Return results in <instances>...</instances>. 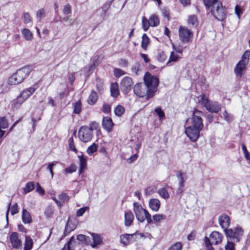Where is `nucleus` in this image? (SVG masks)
<instances>
[{"label":"nucleus","mask_w":250,"mask_h":250,"mask_svg":"<svg viewBox=\"0 0 250 250\" xmlns=\"http://www.w3.org/2000/svg\"><path fill=\"white\" fill-rule=\"evenodd\" d=\"M144 83H138L134 86V93L140 97L146 96L148 99L152 97L157 90L159 79L156 76L147 72L144 77Z\"/></svg>","instance_id":"nucleus-1"},{"label":"nucleus","mask_w":250,"mask_h":250,"mask_svg":"<svg viewBox=\"0 0 250 250\" xmlns=\"http://www.w3.org/2000/svg\"><path fill=\"white\" fill-rule=\"evenodd\" d=\"M203 113L195 109L190 119L191 124L185 130V133L192 142H196L200 136V132L202 130L204 125L201 115Z\"/></svg>","instance_id":"nucleus-2"},{"label":"nucleus","mask_w":250,"mask_h":250,"mask_svg":"<svg viewBox=\"0 0 250 250\" xmlns=\"http://www.w3.org/2000/svg\"><path fill=\"white\" fill-rule=\"evenodd\" d=\"M206 7L217 20L223 21L226 18L227 12L222 2L218 0H203Z\"/></svg>","instance_id":"nucleus-3"},{"label":"nucleus","mask_w":250,"mask_h":250,"mask_svg":"<svg viewBox=\"0 0 250 250\" xmlns=\"http://www.w3.org/2000/svg\"><path fill=\"white\" fill-rule=\"evenodd\" d=\"M31 71V66H25L18 69L8 79L7 83L10 85H16L21 83L26 79Z\"/></svg>","instance_id":"nucleus-4"},{"label":"nucleus","mask_w":250,"mask_h":250,"mask_svg":"<svg viewBox=\"0 0 250 250\" xmlns=\"http://www.w3.org/2000/svg\"><path fill=\"white\" fill-rule=\"evenodd\" d=\"M197 99L199 104L211 113H217L221 109V105L218 102L209 100L208 97L204 94L198 96Z\"/></svg>","instance_id":"nucleus-5"},{"label":"nucleus","mask_w":250,"mask_h":250,"mask_svg":"<svg viewBox=\"0 0 250 250\" xmlns=\"http://www.w3.org/2000/svg\"><path fill=\"white\" fill-rule=\"evenodd\" d=\"M250 56V52L246 51L234 69L235 74L239 78L242 77L243 71L245 69L247 65L249 63Z\"/></svg>","instance_id":"nucleus-6"},{"label":"nucleus","mask_w":250,"mask_h":250,"mask_svg":"<svg viewBox=\"0 0 250 250\" xmlns=\"http://www.w3.org/2000/svg\"><path fill=\"white\" fill-rule=\"evenodd\" d=\"M178 35L180 42L183 44L189 42L193 37L192 32L188 27L183 26L179 28Z\"/></svg>","instance_id":"nucleus-7"},{"label":"nucleus","mask_w":250,"mask_h":250,"mask_svg":"<svg viewBox=\"0 0 250 250\" xmlns=\"http://www.w3.org/2000/svg\"><path fill=\"white\" fill-rule=\"evenodd\" d=\"M225 234L228 238L237 242H239L243 234V230L240 228L234 229H229L226 230Z\"/></svg>","instance_id":"nucleus-8"},{"label":"nucleus","mask_w":250,"mask_h":250,"mask_svg":"<svg viewBox=\"0 0 250 250\" xmlns=\"http://www.w3.org/2000/svg\"><path fill=\"white\" fill-rule=\"evenodd\" d=\"M78 136L81 141L87 143L92 139L93 134L87 126H82L79 131Z\"/></svg>","instance_id":"nucleus-9"},{"label":"nucleus","mask_w":250,"mask_h":250,"mask_svg":"<svg viewBox=\"0 0 250 250\" xmlns=\"http://www.w3.org/2000/svg\"><path fill=\"white\" fill-rule=\"evenodd\" d=\"M223 235L217 231H213L209 236V238L207 237L205 238V243L207 247H208V244L217 245L220 243L222 241Z\"/></svg>","instance_id":"nucleus-10"},{"label":"nucleus","mask_w":250,"mask_h":250,"mask_svg":"<svg viewBox=\"0 0 250 250\" xmlns=\"http://www.w3.org/2000/svg\"><path fill=\"white\" fill-rule=\"evenodd\" d=\"M133 211L135 214L136 218L141 223L145 221V215L146 210L143 208L138 203H133Z\"/></svg>","instance_id":"nucleus-11"},{"label":"nucleus","mask_w":250,"mask_h":250,"mask_svg":"<svg viewBox=\"0 0 250 250\" xmlns=\"http://www.w3.org/2000/svg\"><path fill=\"white\" fill-rule=\"evenodd\" d=\"M133 82L132 79L129 77H124L120 83L121 91L125 94L128 93L132 88Z\"/></svg>","instance_id":"nucleus-12"},{"label":"nucleus","mask_w":250,"mask_h":250,"mask_svg":"<svg viewBox=\"0 0 250 250\" xmlns=\"http://www.w3.org/2000/svg\"><path fill=\"white\" fill-rule=\"evenodd\" d=\"M9 240L14 249L20 250L22 248V242L19 237L18 233L13 232L11 233L9 236Z\"/></svg>","instance_id":"nucleus-13"},{"label":"nucleus","mask_w":250,"mask_h":250,"mask_svg":"<svg viewBox=\"0 0 250 250\" xmlns=\"http://www.w3.org/2000/svg\"><path fill=\"white\" fill-rule=\"evenodd\" d=\"M219 225L222 229H224V231L228 230V228L229 225V218L226 214H222L219 216L218 218Z\"/></svg>","instance_id":"nucleus-14"},{"label":"nucleus","mask_w":250,"mask_h":250,"mask_svg":"<svg viewBox=\"0 0 250 250\" xmlns=\"http://www.w3.org/2000/svg\"><path fill=\"white\" fill-rule=\"evenodd\" d=\"M89 239L91 244H89V245L91 246L92 248H96L102 241V239L99 234L93 233L91 234Z\"/></svg>","instance_id":"nucleus-15"},{"label":"nucleus","mask_w":250,"mask_h":250,"mask_svg":"<svg viewBox=\"0 0 250 250\" xmlns=\"http://www.w3.org/2000/svg\"><path fill=\"white\" fill-rule=\"evenodd\" d=\"M37 84H35L32 86L23 90V91L21 93L20 95L22 96L24 100H26L33 94V93L37 89Z\"/></svg>","instance_id":"nucleus-16"},{"label":"nucleus","mask_w":250,"mask_h":250,"mask_svg":"<svg viewBox=\"0 0 250 250\" xmlns=\"http://www.w3.org/2000/svg\"><path fill=\"white\" fill-rule=\"evenodd\" d=\"M78 157L80 162L79 173L81 174L86 169L87 165V158L84 157L83 153L81 152V155H78Z\"/></svg>","instance_id":"nucleus-17"},{"label":"nucleus","mask_w":250,"mask_h":250,"mask_svg":"<svg viewBox=\"0 0 250 250\" xmlns=\"http://www.w3.org/2000/svg\"><path fill=\"white\" fill-rule=\"evenodd\" d=\"M134 235H135V234H122L120 236V242L124 245L126 246L132 242L133 239V237Z\"/></svg>","instance_id":"nucleus-18"},{"label":"nucleus","mask_w":250,"mask_h":250,"mask_svg":"<svg viewBox=\"0 0 250 250\" xmlns=\"http://www.w3.org/2000/svg\"><path fill=\"white\" fill-rule=\"evenodd\" d=\"M102 125L106 131H111L113 126L111 119L107 117H104L103 120Z\"/></svg>","instance_id":"nucleus-19"},{"label":"nucleus","mask_w":250,"mask_h":250,"mask_svg":"<svg viewBox=\"0 0 250 250\" xmlns=\"http://www.w3.org/2000/svg\"><path fill=\"white\" fill-rule=\"evenodd\" d=\"M160 205V202L157 199H151L149 201V208L154 211H157L159 210Z\"/></svg>","instance_id":"nucleus-20"},{"label":"nucleus","mask_w":250,"mask_h":250,"mask_svg":"<svg viewBox=\"0 0 250 250\" xmlns=\"http://www.w3.org/2000/svg\"><path fill=\"white\" fill-rule=\"evenodd\" d=\"M134 215L132 212L131 211H128L125 212V224L126 226L128 227L130 226L133 220H134Z\"/></svg>","instance_id":"nucleus-21"},{"label":"nucleus","mask_w":250,"mask_h":250,"mask_svg":"<svg viewBox=\"0 0 250 250\" xmlns=\"http://www.w3.org/2000/svg\"><path fill=\"white\" fill-rule=\"evenodd\" d=\"M98 99V95L97 92L94 90H92L87 99V103L90 105H93L97 102Z\"/></svg>","instance_id":"nucleus-22"},{"label":"nucleus","mask_w":250,"mask_h":250,"mask_svg":"<svg viewBox=\"0 0 250 250\" xmlns=\"http://www.w3.org/2000/svg\"><path fill=\"white\" fill-rule=\"evenodd\" d=\"M25 100L22 96L19 95L12 101V108L15 109H18Z\"/></svg>","instance_id":"nucleus-23"},{"label":"nucleus","mask_w":250,"mask_h":250,"mask_svg":"<svg viewBox=\"0 0 250 250\" xmlns=\"http://www.w3.org/2000/svg\"><path fill=\"white\" fill-rule=\"evenodd\" d=\"M21 33L25 40L27 41H30L33 38V33L27 28H23L22 29Z\"/></svg>","instance_id":"nucleus-24"},{"label":"nucleus","mask_w":250,"mask_h":250,"mask_svg":"<svg viewBox=\"0 0 250 250\" xmlns=\"http://www.w3.org/2000/svg\"><path fill=\"white\" fill-rule=\"evenodd\" d=\"M111 95L116 98L119 94V86L117 83H112L110 85Z\"/></svg>","instance_id":"nucleus-25"},{"label":"nucleus","mask_w":250,"mask_h":250,"mask_svg":"<svg viewBox=\"0 0 250 250\" xmlns=\"http://www.w3.org/2000/svg\"><path fill=\"white\" fill-rule=\"evenodd\" d=\"M176 176L179 181V186L181 187H184V182L186 181L187 179L185 174H183L181 171H178L176 174Z\"/></svg>","instance_id":"nucleus-26"},{"label":"nucleus","mask_w":250,"mask_h":250,"mask_svg":"<svg viewBox=\"0 0 250 250\" xmlns=\"http://www.w3.org/2000/svg\"><path fill=\"white\" fill-rule=\"evenodd\" d=\"M22 220L24 224L30 223L32 221L29 212L25 209L22 210Z\"/></svg>","instance_id":"nucleus-27"},{"label":"nucleus","mask_w":250,"mask_h":250,"mask_svg":"<svg viewBox=\"0 0 250 250\" xmlns=\"http://www.w3.org/2000/svg\"><path fill=\"white\" fill-rule=\"evenodd\" d=\"M179 58L180 57L176 54V52L174 51L171 52L169 59L167 63V66L171 65V62H177Z\"/></svg>","instance_id":"nucleus-28"},{"label":"nucleus","mask_w":250,"mask_h":250,"mask_svg":"<svg viewBox=\"0 0 250 250\" xmlns=\"http://www.w3.org/2000/svg\"><path fill=\"white\" fill-rule=\"evenodd\" d=\"M77 239L83 244L89 245V244H91L89 236H86L83 234H79L77 235Z\"/></svg>","instance_id":"nucleus-29"},{"label":"nucleus","mask_w":250,"mask_h":250,"mask_svg":"<svg viewBox=\"0 0 250 250\" xmlns=\"http://www.w3.org/2000/svg\"><path fill=\"white\" fill-rule=\"evenodd\" d=\"M33 242L32 239L29 236H25L24 250H31L32 248Z\"/></svg>","instance_id":"nucleus-30"},{"label":"nucleus","mask_w":250,"mask_h":250,"mask_svg":"<svg viewBox=\"0 0 250 250\" xmlns=\"http://www.w3.org/2000/svg\"><path fill=\"white\" fill-rule=\"evenodd\" d=\"M148 21L151 26H157L159 24V19L156 15H152L149 18Z\"/></svg>","instance_id":"nucleus-31"},{"label":"nucleus","mask_w":250,"mask_h":250,"mask_svg":"<svg viewBox=\"0 0 250 250\" xmlns=\"http://www.w3.org/2000/svg\"><path fill=\"white\" fill-rule=\"evenodd\" d=\"M54 208L52 206H48L44 210V215L47 218L52 217L54 213Z\"/></svg>","instance_id":"nucleus-32"},{"label":"nucleus","mask_w":250,"mask_h":250,"mask_svg":"<svg viewBox=\"0 0 250 250\" xmlns=\"http://www.w3.org/2000/svg\"><path fill=\"white\" fill-rule=\"evenodd\" d=\"M35 188V184L33 182H29L26 183L25 187L23 188V193L27 194L32 191Z\"/></svg>","instance_id":"nucleus-33"},{"label":"nucleus","mask_w":250,"mask_h":250,"mask_svg":"<svg viewBox=\"0 0 250 250\" xmlns=\"http://www.w3.org/2000/svg\"><path fill=\"white\" fill-rule=\"evenodd\" d=\"M188 23L189 25L197 26L198 25L197 16L194 15L189 16L188 20Z\"/></svg>","instance_id":"nucleus-34"},{"label":"nucleus","mask_w":250,"mask_h":250,"mask_svg":"<svg viewBox=\"0 0 250 250\" xmlns=\"http://www.w3.org/2000/svg\"><path fill=\"white\" fill-rule=\"evenodd\" d=\"M98 146L95 143L89 146L86 150L87 153L90 155L97 151Z\"/></svg>","instance_id":"nucleus-35"},{"label":"nucleus","mask_w":250,"mask_h":250,"mask_svg":"<svg viewBox=\"0 0 250 250\" xmlns=\"http://www.w3.org/2000/svg\"><path fill=\"white\" fill-rule=\"evenodd\" d=\"M149 42V39L146 34H144L142 36V41L141 43L142 47L146 49Z\"/></svg>","instance_id":"nucleus-36"},{"label":"nucleus","mask_w":250,"mask_h":250,"mask_svg":"<svg viewBox=\"0 0 250 250\" xmlns=\"http://www.w3.org/2000/svg\"><path fill=\"white\" fill-rule=\"evenodd\" d=\"M142 27L145 31H146L150 26L149 21L145 17L142 18Z\"/></svg>","instance_id":"nucleus-37"},{"label":"nucleus","mask_w":250,"mask_h":250,"mask_svg":"<svg viewBox=\"0 0 250 250\" xmlns=\"http://www.w3.org/2000/svg\"><path fill=\"white\" fill-rule=\"evenodd\" d=\"M73 112L79 114L82 110V104L80 101L76 102L74 104Z\"/></svg>","instance_id":"nucleus-38"},{"label":"nucleus","mask_w":250,"mask_h":250,"mask_svg":"<svg viewBox=\"0 0 250 250\" xmlns=\"http://www.w3.org/2000/svg\"><path fill=\"white\" fill-rule=\"evenodd\" d=\"M124 112V107L121 105H118L114 109L115 114L119 117L121 116Z\"/></svg>","instance_id":"nucleus-39"},{"label":"nucleus","mask_w":250,"mask_h":250,"mask_svg":"<svg viewBox=\"0 0 250 250\" xmlns=\"http://www.w3.org/2000/svg\"><path fill=\"white\" fill-rule=\"evenodd\" d=\"M158 194L164 199H167L169 197V194L165 188H162L158 191Z\"/></svg>","instance_id":"nucleus-40"},{"label":"nucleus","mask_w":250,"mask_h":250,"mask_svg":"<svg viewBox=\"0 0 250 250\" xmlns=\"http://www.w3.org/2000/svg\"><path fill=\"white\" fill-rule=\"evenodd\" d=\"M23 22L25 24H27L32 21V18L29 13H24L21 17Z\"/></svg>","instance_id":"nucleus-41"},{"label":"nucleus","mask_w":250,"mask_h":250,"mask_svg":"<svg viewBox=\"0 0 250 250\" xmlns=\"http://www.w3.org/2000/svg\"><path fill=\"white\" fill-rule=\"evenodd\" d=\"M77 169V167L75 164H71V165L68 167L65 168L64 169V171L67 173H72L74 172H75Z\"/></svg>","instance_id":"nucleus-42"},{"label":"nucleus","mask_w":250,"mask_h":250,"mask_svg":"<svg viewBox=\"0 0 250 250\" xmlns=\"http://www.w3.org/2000/svg\"><path fill=\"white\" fill-rule=\"evenodd\" d=\"M183 44L181 43H179V44L176 47L174 44H173V48L175 50V51L180 54H182L183 50L185 48H186L187 46H183Z\"/></svg>","instance_id":"nucleus-43"},{"label":"nucleus","mask_w":250,"mask_h":250,"mask_svg":"<svg viewBox=\"0 0 250 250\" xmlns=\"http://www.w3.org/2000/svg\"><path fill=\"white\" fill-rule=\"evenodd\" d=\"M166 216L164 214H155L152 216L153 220L155 223H158L166 219Z\"/></svg>","instance_id":"nucleus-44"},{"label":"nucleus","mask_w":250,"mask_h":250,"mask_svg":"<svg viewBox=\"0 0 250 250\" xmlns=\"http://www.w3.org/2000/svg\"><path fill=\"white\" fill-rule=\"evenodd\" d=\"M182 248V244L180 242H177L171 246L168 250H181Z\"/></svg>","instance_id":"nucleus-45"},{"label":"nucleus","mask_w":250,"mask_h":250,"mask_svg":"<svg viewBox=\"0 0 250 250\" xmlns=\"http://www.w3.org/2000/svg\"><path fill=\"white\" fill-rule=\"evenodd\" d=\"M75 239L74 236H72L69 241L67 243V250H74V246L75 245Z\"/></svg>","instance_id":"nucleus-46"},{"label":"nucleus","mask_w":250,"mask_h":250,"mask_svg":"<svg viewBox=\"0 0 250 250\" xmlns=\"http://www.w3.org/2000/svg\"><path fill=\"white\" fill-rule=\"evenodd\" d=\"M8 126L7 120L5 117L0 118V128L5 129Z\"/></svg>","instance_id":"nucleus-47"},{"label":"nucleus","mask_w":250,"mask_h":250,"mask_svg":"<svg viewBox=\"0 0 250 250\" xmlns=\"http://www.w3.org/2000/svg\"><path fill=\"white\" fill-rule=\"evenodd\" d=\"M8 84L3 83L0 85V94H3L7 92L9 90Z\"/></svg>","instance_id":"nucleus-48"},{"label":"nucleus","mask_w":250,"mask_h":250,"mask_svg":"<svg viewBox=\"0 0 250 250\" xmlns=\"http://www.w3.org/2000/svg\"><path fill=\"white\" fill-rule=\"evenodd\" d=\"M69 148L70 150L74 151L75 153H77V150L75 147V146L74 145V139L73 137H71L69 139Z\"/></svg>","instance_id":"nucleus-49"},{"label":"nucleus","mask_w":250,"mask_h":250,"mask_svg":"<svg viewBox=\"0 0 250 250\" xmlns=\"http://www.w3.org/2000/svg\"><path fill=\"white\" fill-rule=\"evenodd\" d=\"M37 19L41 21L43 18L45 17V11L43 8H41L38 10L36 13Z\"/></svg>","instance_id":"nucleus-50"},{"label":"nucleus","mask_w":250,"mask_h":250,"mask_svg":"<svg viewBox=\"0 0 250 250\" xmlns=\"http://www.w3.org/2000/svg\"><path fill=\"white\" fill-rule=\"evenodd\" d=\"M114 76L117 78H119L121 76L125 74V72L120 68H115L114 70Z\"/></svg>","instance_id":"nucleus-51"},{"label":"nucleus","mask_w":250,"mask_h":250,"mask_svg":"<svg viewBox=\"0 0 250 250\" xmlns=\"http://www.w3.org/2000/svg\"><path fill=\"white\" fill-rule=\"evenodd\" d=\"M71 5L67 3L64 5L63 8V12L65 15H68L71 13Z\"/></svg>","instance_id":"nucleus-52"},{"label":"nucleus","mask_w":250,"mask_h":250,"mask_svg":"<svg viewBox=\"0 0 250 250\" xmlns=\"http://www.w3.org/2000/svg\"><path fill=\"white\" fill-rule=\"evenodd\" d=\"M224 119L227 122H230L232 120V116L229 114L226 110L223 112Z\"/></svg>","instance_id":"nucleus-53"},{"label":"nucleus","mask_w":250,"mask_h":250,"mask_svg":"<svg viewBox=\"0 0 250 250\" xmlns=\"http://www.w3.org/2000/svg\"><path fill=\"white\" fill-rule=\"evenodd\" d=\"M155 112L159 116L160 119H162L165 116V113L164 111L162 110L161 108L160 107H156L155 110Z\"/></svg>","instance_id":"nucleus-54"},{"label":"nucleus","mask_w":250,"mask_h":250,"mask_svg":"<svg viewBox=\"0 0 250 250\" xmlns=\"http://www.w3.org/2000/svg\"><path fill=\"white\" fill-rule=\"evenodd\" d=\"M89 208L88 207H84L79 209L76 212V216L77 217L82 216L86 210H88Z\"/></svg>","instance_id":"nucleus-55"},{"label":"nucleus","mask_w":250,"mask_h":250,"mask_svg":"<svg viewBox=\"0 0 250 250\" xmlns=\"http://www.w3.org/2000/svg\"><path fill=\"white\" fill-rule=\"evenodd\" d=\"M59 199L63 203L67 202L69 200V197L66 193H62L59 195Z\"/></svg>","instance_id":"nucleus-56"},{"label":"nucleus","mask_w":250,"mask_h":250,"mask_svg":"<svg viewBox=\"0 0 250 250\" xmlns=\"http://www.w3.org/2000/svg\"><path fill=\"white\" fill-rule=\"evenodd\" d=\"M89 126L88 127V128L90 129V131L92 132V131L96 130L98 128L99 126V124L96 122H91L89 125Z\"/></svg>","instance_id":"nucleus-57"},{"label":"nucleus","mask_w":250,"mask_h":250,"mask_svg":"<svg viewBox=\"0 0 250 250\" xmlns=\"http://www.w3.org/2000/svg\"><path fill=\"white\" fill-rule=\"evenodd\" d=\"M234 243L228 241L227 244L225 247V250H234Z\"/></svg>","instance_id":"nucleus-58"},{"label":"nucleus","mask_w":250,"mask_h":250,"mask_svg":"<svg viewBox=\"0 0 250 250\" xmlns=\"http://www.w3.org/2000/svg\"><path fill=\"white\" fill-rule=\"evenodd\" d=\"M18 206L17 203L14 204L11 208V213L12 215H15L18 213Z\"/></svg>","instance_id":"nucleus-59"},{"label":"nucleus","mask_w":250,"mask_h":250,"mask_svg":"<svg viewBox=\"0 0 250 250\" xmlns=\"http://www.w3.org/2000/svg\"><path fill=\"white\" fill-rule=\"evenodd\" d=\"M167 58V56L164 52H161L159 53L157 56L158 60L160 62H164Z\"/></svg>","instance_id":"nucleus-60"},{"label":"nucleus","mask_w":250,"mask_h":250,"mask_svg":"<svg viewBox=\"0 0 250 250\" xmlns=\"http://www.w3.org/2000/svg\"><path fill=\"white\" fill-rule=\"evenodd\" d=\"M37 189L36 191L41 195H43L44 194V190L40 186V185L37 183Z\"/></svg>","instance_id":"nucleus-61"},{"label":"nucleus","mask_w":250,"mask_h":250,"mask_svg":"<svg viewBox=\"0 0 250 250\" xmlns=\"http://www.w3.org/2000/svg\"><path fill=\"white\" fill-rule=\"evenodd\" d=\"M235 13L237 15V16H238V18L240 19V16L242 15L243 12H242V10L241 9V8L239 6H238V5H236L235 6Z\"/></svg>","instance_id":"nucleus-62"},{"label":"nucleus","mask_w":250,"mask_h":250,"mask_svg":"<svg viewBox=\"0 0 250 250\" xmlns=\"http://www.w3.org/2000/svg\"><path fill=\"white\" fill-rule=\"evenodd\" d=\"M146 219L148 224H150L152 222V219H151V216L150 214L146 210L145 215V220Z\"/></svg>","instance_id":"nucleus-63"},{"label":"nucleus","mask_w":250,"mask_h":250,"mask_svg":"<svg viewBox=\"0 0 250 250\" xmlns=\"http://www.w3.org/2000/svg\"><path fill=\"white\" fill-rule=\"evenodd\" d=\"M102 110L104 113H109L111 110L110 105L108 104H104L103 105Z\"/></svg>","instance_id":"nucleus-64"}]
</instances>
